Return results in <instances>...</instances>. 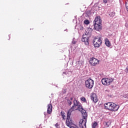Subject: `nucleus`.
<instances>
[{"instance_id":"nucleus-23","label":"nucleus","mask_w":128,"mask_h":128,"mask_svg":"<svg viewBox=\"0 0 128 128\" xmlns=\"http://www.w3.org/2000/svg\"><path fill=\"white\" fill-rule=\"evenodd\" d=\"M103 2L104 4H107L108 0H103Z\"/></svg>"},{"instance_id":"nucleus-14","label":"nucleus","mask_w":128,"mask_h":128,"mask_svg":"<svg viewBox=\"0 0 128 128\" xmlns=\"http://www.w3.org/2000/svg\"><path fill=\"white\" fill-rule=\"evenodd\" d=\"M97 126H98V122H96L92 123V128H96Z\"/></svg>"},{"instance_id":"nucleus-12","label":"nucleus","mask_w":128,"mask_h":128,"mask_svg":"<svg viewBox=\"0 0 128 128\" xmlns=\"http://www.w3.org/2000/svg\"><path fill=\"white\" fill-rule=\"evenodd\" d=\"M47 106V112H52V104H48Z\"/></svg>"},{"instance_id":"nucleus-15","label":"nucleus","mask_w":128,"mask_h":128,"mask_svg":"<svg viewBox=\"0 0 128 128\" xmlns=\"http://www.w3.org/2000/svg\"><path fill=\"white\" fill-rule=\"evenodd\" d=\"M106 124V128H108L110 126V124H112V122H108Z\"/></svg>"},{"instance_id":"nucleus-1","label":"nucleus","mask_w":128,"mask_h":128,"mask_svg":"<svg viewBox=\"0 0 128 128\" xmlns=\"http://www.w3.org/2000/svg\"><path fill=\"white\" fill-rule=\"evenodd\" d=\"M74 110H78L80 112H86V111L82 108V106L80 103V102L76 100H74L73 106L68 110V112H72Z\"/></svg>"},{"instance_id":"nucleus-24","label":"nucleus","mask_w":128,"mask_h":128,"mask_svg":"<svg viewBox=\"0 0 128 128\" xmlns=\"http://www.w3.org/2000/svg\"><path fill=\"white\" fill-rule=\"evenodd\" d=\"M55 126H56V128H58V124L56 123V124H55Z\"/></svg>"},{"instance_id":"nucleus-5","label":"nucleus","mask_w":128,"mask_h":128,"mask_svg":"<svg viewBox=\"0 0 128 128\" xmlns=\"http://www.w3.org/2000/svg\"><path fill=\"white\" fill-rule=\"evenodd\" d=\"M94 81L90 78H88L85 81V86L86 88L92 90L94 88Z\"/></svg>"},{"instance_id":"nucleus-18","label":"nucleus","mask_w":128,"mask_h":128,"mask_svg":"<svg viewBox=\"0 0 128 128\" xmlns=\"http://www.w3.org/2000/svg\"><path fill=\"white\" fill-rule=\"evenodd\" d=\"M60 114L63 118V120H66V116L64 115V112H61Z\"/></svg>"},{"instance_id":"nucleus-17","label":"nucleus","mask_w":128,"mask_h":128,"mask_svg":"<svg viewBox=\"0 0 128 128\" xmlns=\"http://www.w3.org/2000/svg\"><path fill=\"white\" fill-rule=\"evenodd\" d=\"M80 100L82 102H86V98L82 97L80 98Z\"/></svg>"},{"instance_id":"nucleus-20","label":"nucleus","mask_w":128,"mask_h":128,"mask_svg":"<svg viewBox=\"0 0 128 128\" xmlns=\"http://www.w3.org/2000/svg\"><path fill=\"white\" fill-rule=\"evenodd\" d=\"M68 104H70V106L72 105V101H70V100H68Z\"/></svg>"},{"instance_id":"nucleus-27","label":"nucleus","mask_w":128,"mask_h":128,"mask_svg":"<svg viewBox=\"0 0 128 128\" xmlns=\"http://www.w3.org/2000/svg\"><path fill=\"white\" fill-rule=\"evenodd\" d=\"M126 6H128V2L126 3Z\"/></svg>"},{"instance_id":"nucleus-19","label":"nucleus","mask_w":128,"mask_h":128,"mask_svg":"<svg viewBox=\"0 0 128 128\" xmlns=\"http://www.w3.org/2000/svg\"><path fill=\"white\" fill-rule=\"evenodd\" d=\"M84 24H90V20H84Z\"/></svg>"},{"instance_id":"nucleus-3","label":"nucleus","mask_w":128,"mask_h":128,"mask_svg":"<svg viewBox=\"0 0 128 128\" xmlns=\"http://www.w3.org/2000/svg\"><path fill=\"white\" fill-rule=\"evenodd\" d=\"M102 20L100 16H97L95 18L94 21V30H102Z\"/></svg>"},{"instance_id":"nucleus-22","label":"nucleus","mask_w":128,"mask_h":128,"mask_svg":"<svg viewBox=\"0 0 128 128\" xmlns=\"http://www.w3.org/2000/svg\"><path fill=\"white\" fill-rule=\"evenodd\" d=\"M124 98H128V94H125L124 96Z\"/></svg>"},{"instance_id":"nucleus-7","label":"nucleus","mask_w":128,"mask_h":128,"mask_svg":"<svg viewBox=\"0 0 128 128\" xmlns=\"http://www.w3.org/2000/svg\"><path fill=\"white\" fill-rule=\"evenodd\" d=\"M93 44L95 48H100L102 46V38L94 37Z\"/></svg>"},{"instance_id":"nucleus-4","label":"nucleus","mask_w":128,"mask_h":128,"mask_svg":"<svg viewBox=\"0 0 128 128\" xmlns=\"http://www.w3.org/2000/svg\"><path fill=\"white\" fill-rule=\"evenodd\" d=\"M82 119L80 121V126L81 128H86V122L88 120V113L82 112Z\"/></svg>"},{"instance_id":"nucleus-25","label":"nucleus","mask_w":128,"mask_h":128,"mask_svg":"<svg viewBox=\"0 0 128 128\" xmlns=\"http://www.w3.org/2000/svg\"><path fill=\"white\" fill-rule=\"evenodd\" d=\"M126 72H128V67L126 68Z\"/></svg>"},{"instance_id":"nucleus-16","label":"nucleus","mask_w":128,"mask_h":128,"mask_svg":"<svg viewBox=\"0 0 128 128\" xmlns=\"http://www.w3.org/2000/svg\"><path fill=\"white\" fill-rule=\"evenodd\" d=\"M109 16L111 17V18H114V16H116L114 12H112L109 14Z\"/></svg>"},{"instance_id":"nucleus-2","label":"nucleus","mask_w":128,"mask_h":128,"mask_svg":"<svg viewBox=\"0 0 128 128\" xmlns=\"http://www.w3.org/2000/svg\"><path fill=\"white\" fill-rule=\"evenodd\" d=\"M106 110L110 112H117L120 108V106L114 103L107 102L104 104Z\"/></svg>"},{"instance_id":"nucleus-8","label":"nucleus","mask_w":128,"mask_h":128,"mask_svg":"<svg viewBox=\"0 0 128 128\" xmlns=\"http://www.w3.org/2000/svg\"><path fill=\"white\" fill-rule=\"evenodd\" d=\"M90 64L92 66H96L100 64V60H98L92 57L90 58Z\"/></svg>"},{"instance_id":"nucleus-13","label":"nucleus","mask_w":128,"mask_h":128,"mask_svg":"<svg viewBox=\"0 0 128 128\" xmlns=\"http://www.w3.org/2000/svg\"><path fill=\"white\" fill-rule=\"evenodd\" d=\"M105 44L108 46V48H110L112 46V44L110 42V40L108 38H106L105 39Z\"/></svg>"},{"instance_id":"nucleus-29","label":"nucleus","mask_w":128,"mask_h":128,"mask_svg":"<svg viewBox=\"0 0 128 128\" xmlns=\"http://www.w3.org/2000/svg\"><path fill=\"white\" fill-rule=\"evenodd\" d=\"M48 114H50L51 113H50V112H48Z\"/></svg>"},{"instance_id":"nucleus-30","label":"nucleus","mask_w":128,"mask_h":128,"mask_svg":"<svg viewBox=\"0 0 128 128\" xmlns=\"http://www.w3.org/2000/svg\"><path fill=\"white\" fill-rule=\"evenodd\" d=\"M63 74H66V72H64Z\"/></svg>"},{"instance_id":"nucleus-6","label":"nucleus","mask_w":128,"mask_h":128,"mask_svg":"<svg viewBox=\"0 0 128 128\" xmlns=\"http://www.w3.org/2000/svg\"><path fill=\"white\" fill-rule=\"evenodd\" d=\"M114 80L112 78H103L102 80V83L104 86H110L114 82Z\"/></svg>"},{"instance_id":"nucleus-21","label":"nucleus","mask_w":128,"mask_h":128,"mask_svg":"<svg viewBox=\"0 0 128 128\" xmlns=\"http://www.w3.org/2000/svg\"><path fill=\"white\" fill-rule=\"evenodd\" d=\"M72 44H76V41L74 40V38L73 39L72 41Z\"/></svg>"},{"instance_id":"nucleus-26","label":"nucleus","mask_w":128,"mask_h":128,"mask_svg":"<svg viewBox=\"0 0 128 128\" xmlns=\"http://www.w3.org/2000/svg\"><path fill=\"white\" fill-rule=\"evenodd\" d=\"M106 92H110V90H106Z\"/></svg>"},{"instance_id":"nucleus-10","label":"nucleus","mask_w":128,"mask_h":128,"mask_svg":"<svg viewBox=\"0 0 128 128\" xmlns=\"http://www.w3.org/2000/svg\"><path fill=\"white\" fill-rule=\"evenodd\" d=\"M89 38H90V37L88 36L83 35L82 40L83 42H84V44L86 46H88V44H89L88 42H90Z\"/></svg>"},{"instance_id":"nucleus-9","label":"nucleus","mask_w":128,"mask_h":128,"mask_svg":"<svg viewBox=\"0 0 128 128\" xmlns=\"http://www.w3.org/2000/svg\"><path fill=\"white\" fill-rule=\"evenodd\" d=\"M71 115H72L71 112H68L67 113L66 123V124H67L68 126H69V128H70V125L72 124V120L70 119V116Z\"/></svg>"},{"instance_id":"nucleus-11","label":"nucleus","mask_w":128,"mask_h":128,"mask_svg":"<svg viewBox=\"0 0 128 128\" xmlns=\"http://www.w3.org/2000/svg\"><path fill=\"white\" fill-rule=\"evenodd\" d=\"M90 98L93 102H94L95 104H96V102H98V96L96 94L94 93L92 94L90 96Z\"/></svg>"},{"instance_id":"nucleus-28","label":"nucleus","mask_w":128,"mask_h":128,"mask_svg":"<svg viewBox=\"0 0 128 128\" xmlns=\"http://www.w3.org/2000/svg\"><path fill=\"white\" fill-rule=\"evenodd\" d=\"M70 100H72V98H70Z\"/></svg>"},{"instance_id":"nucleus-31","label":"nucleus","mask_w":128,"mask_h":128,"mask_svg":"<svg viewBox=\"0 0 128 128\" xmlns=\"http://www.w3.org/2000/svg\"><path fill=\"white\" fill-rule=\"evenodd\" d=\"M108 96H109V95H108Z\"/></svg>"}]
</instances>
